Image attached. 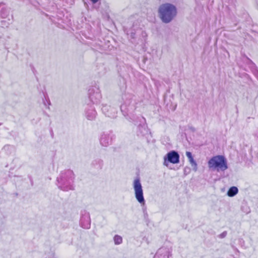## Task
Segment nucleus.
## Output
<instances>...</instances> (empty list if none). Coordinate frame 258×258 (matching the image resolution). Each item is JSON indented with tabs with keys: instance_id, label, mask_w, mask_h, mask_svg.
Here are the masks:
<instances>
[{
	"instance_id": "1",
	"label": "nucleus",
	"mask_w": 258,
	"mask_h": 258,
	"mask_svg": "<svg viewBox=\"0 0 258 258\" xmlns=\"http://www.w3.org/2000/svg\"><path fill=\"white\" fill-rule=\"evenodd\" d=\"M160 18L164 23H169L176 15V7L169 3L162 4L159 8Z\"/></svg>"
},
{
	"instance_id": "2",
	"label": "nucleus",
	"mask_w": 258,
	"mask_h": 258,
	"mask_svg": "<svg viewBox=\"0 0 258 258\" xmlns=\"http://www.w3.org/2000/svg\"><path fill=\"white\" fill-rule=\"evenodd\" d=\"M209 168L217 171H224L228 168L226 158L222 155H217L212 157L208 161Z\"/></svg>"
},
{
	"instance_id": "3",
	"label": "nucleus",
	"mask_w": 258,
	"mask_h": 258,
	"mask_svg": "<svg viewBox=\"0 0 258 258\" xmlns=\"http://www.w3.org/2000/svg\"><path fill=\"white\" fill-rule=\"evenodd\" d=\"M134 188L135 197L137 201L141 204H144L145 200L143 197V190L140 179H136L134 181Z\"/></svg>"
},
{
	"instance_id": "4",
	"label": "nucleus",
	"mask_w": 258,
	"mask_h": 258,
	"mask_svg": "<svg viewBox=\"0 0 258 258\" xmlns=\"http://www.w3.org/2000/svg\"><path fill=\"white\" fill-rule=\"evenodd\" d=\"M167 159L169 162L176 164L179 161V156L175 151H171L167 154Z\"/></svg>"
},
{
	"instance_id": "5",
	"label": "nucleus",
	"mask_w": 258,
	"mask_h": 258,
	"mask_svg": "<svg viewBox=\"0 0 258 258\" xmlns=\"http://www.w3.org/2000/svg\"><path fill=\"white\" fill-rule=\"evenodd\" d=\"M238 191V188L236 187H231L228 190L227 195L230 197H233L237 194Z\"/></svg>"
},
{
	"instance_id": "6",
	"label": "nucleus",
	"mask_w": 258,
	"mask_h": 258,
	"mask_svg": "<svg viewBox=\"0 0 258 258\" xmlns=\"http://www.w3.org/2000/svg\"><path fill=\"white\" fill-rule=\"evenodd\" d=\"M186 155L190 163L191 164L192 166H194L195 167L197 166V163L196 161L194 160L192 156L191 155V153L189 152H186Z\"/></svg>"
},
{
	"instance_id": "7",
	"label": "nucleus",
	"mask_w": 258,
	"mask_h": 258,
	"mask_svg": "<svg viewBox=\"0 0 258 258\" xmlns=\"http://www.w3.org/2000/svg\"><path fill=\"white\" fill-rule=\"evenodd\" d=\"M114 241L116 244H119L122 242V237L119 235H115L114 237Z\"/></svg>"
},
{
	"instance_id": "8",
	"label": "nucleus",
	"mask_w": 258,
	"mask_h": 258,
	"mask_svg": "<svg viewBox=\"0 0 258 258\" xmlns=\"http://www.w3.org/2000/svg\"><path fill=\"white\" fill-rule=\"evenodd\" d=\"M93 4L96 3L99 0H90Z\"/></svg>"
}]
</instances>
